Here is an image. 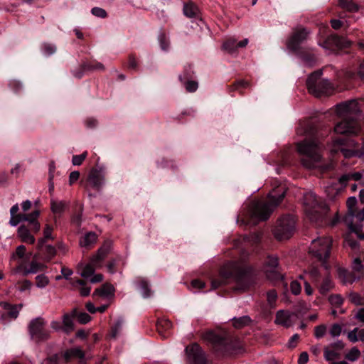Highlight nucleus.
<instances>
[{
  "instance_id": "f257e3e1",
  "label": "nucleus",
  "mask_w": 364,
  "mask_h": 364,
  "mask_svg": "<svg viewBox=\"0 0 364 364\" xmlns=\"http://www.w3.org/2000/svg\"><path fill=\"white\" fill-rule=\"evenodd\" d=\"M337 114L342 117L334 127V132L340 134L335 142L341 146V152L346 158L360 154V144L352 139L364 125V99H353L336 105Z\"/></svg>"
},
{
  "instance_id": "f03ea898",
  "label": "nucleus",
  "mask_w": 364,
  "mask_h": 364,
  "mask_svg": "<svg viewBox=\"0 0 364 364\" xmlns=\"http://www.w3.org/2000/svg\"><path fill=\"white\" fill-rule=\"evenodd\" d=\"M321 124L311 119L300 123L298 134L305 136V139L297 144V151L301 156V162L308 168L314 167L321 159V151L325 145L323 140L331 132V128L321 129Z\"/></svg>"
},
{
  "instance_id": "7ed1b4c3",
  "label": "nucleus",
  "mask_w": 364,
  "mask_h": 364,
  "mask_svg": "<svg viewBox=\"0 0 364 364\" xmlns=\"http://www.w3.org/2000/svg\"><path fill=\"white\" fill-rule=\"evenodd\" d=\"M286 196V189L282 186L274 188L268 195L269 203L254 202L237 217V223L243 225L256 226L260 221H266L271 215L273 210L272 206H278Z\"/></svg>"
},
{
  "instance_id": "20e7f679",
  "label": "nucleus",
  "mask_w": 364,
  "mask_h": 364,
  "mask_svg": "<svg viewBox=\"0 0 364 364\" xmlns=\"http://www.w3.org/2000/svg\"><path fill=\"white\" fill-rule=\"evenodd\" d=\"M254 274V269L251 266L245 265L242 267L223 266L219 271L218 277L210 276L211 289H217L220 287L233 284L230 287L232 291H243L248 285L249 280Z\"/></svg>"
},
{
  "instance_id": "39448f33",
  "label": "nucleus",
  "mask_w": 364,
  "mask_h": 364,
  "mask_svg": "<svg viewBox=\"0 0 364 364\" xmlns=\"http://www.w3.org/2000/svg\"><path fill=\"white\" fill-rule=\"evenodd\" d=\"M323 72L318 70L310 74L306 79V87L309 92L316 97L328 96L333 92V87L331 82L322 79Z\"/></svg>"
},
{
  "instance_id": "423d86ee",
  "label": "nucleus",
  "mask_w": 364,
  "mask_h": 364,
  "mask_svg": "<svg viewBox=\"0 0 364 364\" xmlns=\"http://www.w3.org/2000/svg\"><path fill=\"white\" fill-rule=\"evenodd\" d=\"M213 350L218 356H228L236 353L237 348L233 341L227 336L215 333L208 334Z\"/></svg>"
},
{
  "instance_id": "0eeeda50",
  "label": "nucleus",
  "mask_w": 364,
  "mask_h": 364,
  "mask_svg": "<svg viewBox=\"0 0 364 364\" xmlns=\"http://www.w3.org/2000/svg\"><path fill=\"white\" fill-rule=\"evenodd\" d=\"M333 245L331 237H320L314 240L309 247V253L325 264L330 257Z\"/></svg>"
},
{
  "instance_id": "6e6552de",
  "label": "nucleus",
  "mask_w": 364,
  "mask_h": 364,
  "mask_svg": "<svg viewBox=\"0 0 364 364\" xmlns=\"http://www.w3.org/2000/svg\"><path fill=\"white\" fill-rule=\"evenodd\" d=\"M319 45L336 53H350L353 51L354 47L353 41L337 34H332L328 36L322 43H320Z\"/></svg>"
},
{
  "instance_id": "1a4fd4ad",
  "label": "nucleus",
  "mask_w": 364,
  "mask_h": 364,
  "mask_svg": "<svg viewBox=\"0 0 364 364\" xmlns=\"http://www.w3.org/2000/svg\"><path fill=\"white\" fill-rule=\"evenodd\" d=\"M112 245V242L109 240H107L103 243L97 254L92 257L90 262L84 267L81 272V276L83 278L87 279L94 274L96 268L102 265L105 259L109 254Z\"/></svg>"
},
{
  "instance_id": "9d476101",
  "label": "nucleus",
  "mask_w": 364,
  "mask_h": 364,
  "mask_svg": "<svg viewBox=\"0 0 364 364\" xmlns=\"http://www.w3.org/2000/svg\"><path fill=\"white\" fill-rule=\"evenodd\" d=\"M38 218L33 217L26 224H22L18 227L17 234L22 242L29 245H34L36 243V239L34 235L38 233L41 230Z\"/></svg>"
},
{
  "instance_id": "9b49d317",
  "label": "nucleus",
  "mask_w": 364,
  "mask_h": 364,
  "mask_svg": "<svg viewBox=\"0 0 364 364\" xmlns=\"http://www.w3.org/2000/svg\"><path fill=\"white\" fill-rule=\"evenodd\" d=\"M295 231V220L292 215H286L282 216L277 222L274 228V237L279 240H287L290 238Z\"/></svg>"
},
{
  "instance_id": "f8f14e48",
  "label": "nucleus",
  "mask_w": 364,
  "mask_h": 364,
  "mask_svg": "<svg viewBox=\"0 0 364 364\" xmlns=\"http://www.w3.org/2000/svg\"><path fill=\"white\" fill-rule=\"evenodd\" d=\"M264 272L268 279L274 282L283 281L284 276L276 256L269 255L264 262Z\"/></svg>"
},
{
  "instance_id": "ddd939ff",
  "label": "nucleus",
  "mask_w": 364,
  "mask_h": 364,
  "mask_svg": "<svg viewBox=\"0 0 364 364\" xmlns=\"http://www.w3.org/2000/svg\"><path fill=\"white\" fill-rule=\"evenodd\" d=\"M188 364H207L208 359L201 347L196 343L187 346L185 348Z\"/></svg>"
},
{
  "instance_id": "4468645a",
  "label": "nucleus",
  "mask_w": 364,
  "mask_h": 364,
  "mask_svg": "<svg viewBox=\"0 0 364 364\" xmlns=\"http://www.w3.org/2000/svg\"><path fill=\"white\" fill-rule=\"evenodd\" d=\"M28 328L32 338L37 342L44 341L49 337L48 332L44 328V321L41 318L32 320L29 323Z\"/></svg>"
},
{
  "instance_id": "2eb2a0df",
  "label": "nucleus",
  "mask_w": 364,
  "mask_h": 364,
  "mask_svg": "<svg viewBox=\"0 0 364 364\" xmlns=\"http://www.w3.org/2000/svg\"><path fill=\"white\" fill-rule=\"evenodd\" d=\"M308 35L309 31L305 28L295 30L287 42L288 48L293 52L302 48L301 44L306 41Z\"/></svg>"
},
{
  "instance_id": "dca6fc26",
  "label": "nucleus",
  "mask_w": 364,
  "mask_h": 364,
  "mask_svg": "<svg viewBox=\"0 0 364 364\" xmlns=\"http://www.w3.org/2000/svg\"><path fill=\"white\" fill-rule=\"evenodd\" d=\"M104 70L105 66L103 64L97 62L95 60H93L90 61L82 62L77 69L73 70L72 72L75 77L80 79L83 77L84 73L86 72Z\"/></svg>"
},
{
  "instance_id": "f3484780",
  "label": "nucleus",
  "mask_w": 364,
  "mask_h": 364,
  "mask_svg": "<svg viewBox=\"0 0 364 364\" xmlns=\"http://www.w3.org/2000/svg\"><path fill=\"white\" fill-rule=\"evenodd\" d=\"M103 183L104 176L101 171L94 168L89 173L84 186L87 192L90 191V188L99 191L102 188Z\"/></svg>"
},
{
  "instance_id": "a211bd4d",
  "label": "nucleus",
  "mask_w": 364,
  "mask_h": 364,
  "mask_svg": "<svg viewBox=\"0 0 364 364\" xmlns=\"http://www.w3.org/2000/svg\"><path fill=\"white\" fill-rule=\"evenodd\" d=\"M36 248L38 253L34 255L33 259H36L37 256L39 255L44 262H50L57 254L56 248L51 245H43L42 247L38 248V242H37Z\"/></svg>"
},
{
  "instance_id": "6ab92c4d",
  "label": "nucleus",
  "mask_w": 364,
  "mask_h": 364,
  "mask_svg": "<svg viewBox=\"0 0 364 364\" xmlns=\"http://www.w3.org/2000/svg\"><path fill=\"white\" fill-rule=\"evenodd\" d=\"M338 6L342 11L338 12V16L341 18H350V16L348 13H355L359 9L358 5L353 0H339Z\"/></svg>"
},
{
  "instance_id": "aec40b11",
  "label": "nucleus",
  "mask_w": 364,
  "mask_h": 364,
  "mask_svg": "<svg viewBox=\"0 0 364 364\" xmlns=\"http://www.w3.org/2000/svg\"><path fill=\"white\" fill-rule=\"evenodd\" d=\"M304 63L309 65H313L316 61V58L313 53V50L309 48L302 47L295 51H293Z\"/></svg>"
},
{
  "instance_id": "412c9836",
  "label": "nucleus",
  "mask_w": 364,
  "mask_h": 364,
  "mask_svg": "<svg viewBox=\"0 0 364 364\" xmlns=\"http://www.w3.org/2000/svg\"><path fill=\"white\" fill-rule=\"evenodd\" d=\"M171 326V321L166 318H158L156 323L157 333L162 339L167 338L169 336Z\"/></svg>"
},
{
  "instance_id": "4be33fe9",
  "label": "nucleus",
  "mask_w": 364,
  "mask_h": 364,
  "mask_svg": "<svg viewBox=\"0 0 364 364\" xmlns=\"http://www.w3.org/2000/svg\"><path fill=\"white\" fill-rule=\"evenodd\" d=\"M69 208V203L65 200H53L50 201L51 211L60 217L67 209ZM57 216H55L56 218Z\"/></svg>"
},
{
  "instance_id": "5701e85b",
  "label": "nucleus",
  "mask_w": 364,
  "mask_h": 364,
  "mask_svg": "<svg viewBox=\"0 0 364 364\" xmlns=\"http://www.w3.org/2000/svg\"><path fill=\"white\" fill-rule=\"evenodd\" d=\"M53 225L48 223L45 225L43 230V236L38 238L37 241L38 242V248L45 245L48 240H54L55 237L53 235Z\"/></svg>"
},
{
  "instance_id": "b1692460",
  "label": "nucleus",
  "mask_w": 364,
  "mask_h": 364,
  "mask_svg": "<svg viewBox=\"0 0 364 364\" xmlns=\"http://www.w3.org/2000/svg\"><path fill=\"white\" fill-rule=\"evenodd\" d=\"M250 86V83L245 80H235L232 85L227 86L228 92L230 95L233 96L232 94L235 91H238L240 95H243L242 90Z\"/></svg>"
},
{
  "instance_id": "393cba45",
  "label": "nucleus",
  "mask_w": 364,
  "mask_h": 364,
  "mask_svg": "<svg viewBox=\"0 0 364 364\" xmlns=\"http://www.w3.org/2000/svg\"><path fill=\"white\" fill-rule=\"evenodd\" d=\"M73 287H79V291L82 296H87L90 294L91 287L87 286V282L84 279L77 278L71 281Z\"/></svg>"
},
{
  "instance_id": "a878e982",
  "label": "nucleus",
  "mask_w": 364,
  "mask_h": 364,
  "mask_svg": "<svg viewBox=\"0 0 364 364\" xmlns=\"http://www.w3.org/2000/svg\"><path fill=\"white\" fill-rule=\"evenodd\" d=\"M183 11L184 15L188 18H197L199 14L198 6L191 1L184 4Z\"/></svg>"
},
{
  "instance_id": "bb28decb",
  "label": "nucleus",
  "mask_w": 364,
  "mask_h": 364,
  "mask_svg": "<svg viewBox=\"0 0 364 364\" xmlns=\"http://www.w3.org/2000/svg\"><path fill=\"white\" fill-rule=\"evenodd\" d=\"M136 284L144 298L151 296V290L149 287V283L146 279L139 277L136 279Z\"/></svg>"
},
{
  "instance_id": "cd10ccee",
  "label": "nucleus",
  "mask_w": 364,
  "mask_h": 364,
  "mask_svg": "<svg viewBox=\"0 0 364 364\" xmlns=\"http://www.w3.org/2000/svg\"><path fill=\"white\" fill-rule=\"evenodd\" d=\"M82 210V205H79L77 203H76L74 213L71 216V223L77 228H80L81 226Z\"/></svg>"
},
{
  "instance_id": "c85d7f7f",
  "label": "nucleus",
  "mask_w": 364,
  "mask_h": 364,
  "mask_svg": "<svg viewBox=\"0 0 364 364\" xmlns=\"http://www.w3.org/2000/svg\"><path fill=\"white\" fill-rule=\"evenodd\" d=\"M196 78L195 73L193 71V65L187 63L183 67L182 74L178 76L179 81Z\"/></svg>"
},
{
  "instance_id": "c756f323",
  "label": "nucleus",
  "mask_w": 364,
  "mask_h": 364,
  "mask_svg": "<svg viewBox=\"0 0 364 364\" xmlns=\"http://www.w3.org/2000/svg\"><path fill=\"white\" fill-rule=\"evenodd\" d=\"M113 286L105 284L101 288L96 289L93 293V296L99 295L101 296H109L114 294Z\"/></svg>"
},
{
  "instance_id": "7c9ffc66",
  "label": "nucleus",
  "mask_w": 364,
  "mask_h": 364,
  "mask_svg": "<svg viewBox=\"0 0 364 364\" xmlns=\"http://www.w3.org/2000/svg\"><path fill=\"white\" fill-rule=\"evenodd\" d=\"M252 319L249 316H243L239 318H232V325L236 328H242L251 323Z\"/></svg>"
},
{
  "instance_id": "2f4dec72",
  "label": "nucleus",
  "mask_w": 364,
  "mask_h": 364,
  "mask_svg": "<svg viewBox=\"0 0 364 364\" xmlns=\"http://www.w3.org/2000/svg\"><path fill=\"white\" fill-rule=\"evenodd\" d=\"M72 316L76 318L80 323L85 324L91 320V316L86 312H80L74 309L72 312Z\"/></svg>"
},
{
  "instance_id": "473e14b6",
  "label": "nucleus",
  "mask_w": 364,
  "mask_h": 364,
  "mask_svg": "<svg viewBox=\"0 0 364 364\" xmlns=\"http://www.w3.org/2000/svg\"><path fill=\"white\" fill-rule=\"evenodd\" d=\"M223 48L230 54H233L237 50V41L234 38L227 39L223 44Z\"/></svg>"
},
{
  "instance_id": "72a5a7b5",
  "label": "nucleus",
  "mask_w": 364,
  "mask_h": 364,
  "mask_svg": "<svg viewBox=\"0 0 364 364\" xmlns=\"http://www.w3.org/2000/svg\"><path fill=\"white\" fill-rule=\"evenodd\" d=\"M97 235L95 232H90L85 235V236L80 240V245L82 247H89L96 242Z\"/></svg>"
},
{
  "instance_id": "f704fd0d",
  "label": "nucleus",
  "mask_w": 364,
  "mask_h": 364,
  "mask_svg": "<svg viewBox=\"0 0 364 364\" xmlns=\"http://www.w3.org/2000/svg\"><path fill=\"white\" fill-rule=\"evenodd\" d=\"M262 233L260 231L253 232L250 235H245L244 240L245 242H252L253 245H259L261 242Z\"/></svg>"
},
{
  "instance_id": "c9c22d12",
  "label": "nucleus",
  "mask_w": 364,
  "mask_h": 364,
  "mask_svg": "<svg viewBox=\"0 0 364 364\" xmlns=\"http://www.w3.org/2000/svg\"><path fill=\"white\" fill-rule=\"evenodd\" d=\"M180 82L183 85L186 90L188 92H194L198 88V83L195 78Z\"/></svg>"
},
{
  "instance_id": "e433bc0d",
  "label": "nucleus",
  "mask_w": 364,
  "mask_h": 364,
  "mask_svg": "<svg viewBox=\"0 0 364 364\" xmlns=\"http://www.w3.org/2000/svg\"><path fill=\"white\" fill-rule=\"evenodd\" d=\"M83 357V351L78 348L71 349L65 353V359L67 362L70 361L72 358H82Z\"/></svg>"
},
{
  "instance_id": "4c0bfd02",
  "label": "nucleus",
  "mask_w": 364,
  "mask_h": 364,
  "mask_svg": "<svg viewBox=\"0 0 364 364\" xmlns=\"http://www.w3.org/2000/svg\"><path fill=\"white\" fill-rule=\"evenodd\" d=\"M333 285L330 278L326 277L323 279L320 287L319 291L321 294H326L332 288Z\"/></svg>"
},
{
  "instance_id": "58836bf2",
  "label": "nucleus",
  "mask_w": 364,
  "mask_h": 364,
  "mask_svg": "<svg viewBox=\"0 0 364 364\" xmlns=\"http://www.w3.org/2000/svg\"><path fill=\"white\" fill-rule=\"evenodd\" d=\"M41 215V210L38 209L33 210L30 213H18V218L20 222H28L33 217H39Z\"/></svg>"
},
{
  "instance_id": "ea45409f",
  "label": "nucleus",
  "mask_w": 364,
  "mask_h": 364,
  "mask_svg": "<svg viewBox=\"0 0 364 364\" xmlns=\"http://www.w3.org/2000/svg\"><path fill=\"white\" fill-rule=\"evenodd\" d=\"M332 19L331 21V25L333 29L338 30L342 27H348L350 23V20L343 21L344 18Z\"/></svg>"
},
{
  "instance_id": "a19ab883",
  "label": "nucleus",
  "mask_w": 364,
  "mask_h": 364,
  "mask_svg": "<svg viewBox=\"0 0 364 364\" xmlns=\"http://www.w3.org/2000/svg\"><path fill=\"white\" fill-rule=\"evenodd\" d=\"M348 228L351 232L355 233L360 240H364V232H361L362 225H356L350 221Z\"/></svg>"
},
{
  "instance_id": "79ce46f5",
  "label": "nucleus",
  "mask_w": 364,
  "mask_h": 364,
  "mask_svg": "<svg viewBox=\"0 0 364 364\" xmlns=\"http://www.w3.org/2000/svg\"><path fill=\"white\" fill-rule=\"evenodd\" d=\"M329 347L324 348V358L327 361H332L335 358H339L340 354L336 352L334 349H330Z\"/></svg>"
},
{
  "instance_id": "37998d69",
  "label": "nucleus",
  "mask_w": 364,
  "mask_h": 364,
  "mask_svg": "<svg viewBox=\"0 0 364 364\" xmlns=\"http://www.w3.org/2000/svg\"><path fill=\"white\" fill-rule=\"evenodd\" d=\"M357 199L355 197H350L348 198L346 205L348 207V215H353L357 212Z\"/></svg>"
},
{
  "instance_id": "c03bdc74",
  "label": "nucleus",
  "mask_w": 364,
  "mask_h": 364,
  "mask_svg": "<svg viewBox=\"0 0 364 364\" xmlns=\"http://www.w3.org/2000/svg\"><path fill=\"white\" fill-rule=\"evenodd\" d=\"M289 320V316L284 311H279L276 314V322L282 325L287 326V323Z\"/></svg>"
},
{
  "instance_id": "a18cd8bd",
  "label": "nucleus",
  "mask_w": 364,
  "mask_h": 364,
  "mask_svg": "<svg viewBox=\"0 0 364 364\" xmlns=\"http://www.w3.org/2000/svg\"><path fill=\"white\" fill-rule=\"evenodd\" d=\"M72 315L68 314H64L63 319V324L66 331H71L74 329V323L73 321Z\"/></svg>"
},
{
  "instance_id": "49530a36",
  "label": "nucleus",
  "mask_w": 364,
  "mask_h": 364,
  "mask_svg": "<svg viewBox=\"0 0 364 364\" xmlns=\"http://www.w3.org/2000/svg\"><path fill=\"white\" fill-rule=\"evenodd\" d=\"M353 218H356V219L358 220H359L360 222H362L364 220V208L360 210H358L357 209V212L355 213V215H346L345 218H344V221L348 223V225H349V223L350 221L353 222Z\"/></svg>"
},
{
  "instance_id": "de8ad7c7",
  "label": "nucleus",
  "mask_w": 364,
  "mask_h": 364,
  "mask_svg": "<svg viewBox=\"0 0 364 364\" xmlns=\"http://www.w3.org/2000/svg\"><path fill=\"white\" fill-rule=\"evenodd\" d=\"M122 323L121 321L118 320L112 327L110 331L108 333V337L112 339H114L117 338L121 328Z\"/></svg>"
},
{
  "instance_id": "09e8293b",
  "label": "nucleus",
  "mask_w": 364,
  "mask_h": 364,
  "mask_svg": "<svg viewBox=\"0 0 364 364\" xmlns=\"http://www.w3.org/2000/svg\"><path fill=\"white\" fill-rule=\"evenodd\" d=\"M156 163L157 168H171L173 169L175 168L173 161L168 160L164 157L161 158V159H158Z\"/></svg>"
},
{
  "instance_id": "8fccbe9b",
  "label": "nucleus",
  "mask_w": 364,
  "mask_h": 364,
  "mask_svg": "<svg viewBox=\"0 0 364 364\" xmlns=\"http://www.w3.org/2000/svg\"><path fill=\"white\" fill-rule=\"evenodd\" d=\"M360 355V352L356 347H353L350 350L346 355L345 358L350 361H355L358 359Z\"/></svg>"
},
{
  "instance_id": "3c124183",
  "label": "nucleus",
  "mask_w": 364,
  "mask_h": 364,
  "mask_svg": "<svg viewBox=\"0 0 364 364\" xmlns=\"http://www.w3.org/2000/svg\"><path fill=\"white\" fill-rule=\"evenodd\" d=\"M41 49L45 55L50 56L56 52V46L51 43H45L43 44Z\"/></svg>"
},
{
  "instance_id": "603ef678",
  "label": "nucleus",
  "mask_w": 364,
  "mask_h": 364,
  "mask_svg": "<svg viewBox=\"0 0 364 364\" xmlns=\"http://www.w3.org/2000/svg\"><path fill=\"white\" fill-rule=\"evenodd\" d=\"M159 41L161 50L167 51L169 48V40L168 39L166 35L164 33H160V35L159 36Z\"/></svg>"
},
{
  "instance_id": "864d4df0",
  "label": "nucleus",
  "mask_w": 364,
  "mask_h": 364,
  "mask_svg": "<svg viewBox=\"0 0 364 364\" xmlns=\"http://www.w3.org/2000/svg\"><path fill=\"white\" fill-rule=\"evenodd\" d=\"M4 308L8 311V315L9 317L16 318L18 314V310L16 306H13L10 304L5 303Z\"/></svg>"
},
{
  "instance_id": "5fc2aeb1",
  "label": "nucleus",
  "mask_w": 364,
  "mask_h": 364,
  "mask_svg": "<svg viewBox=\"0 0 364 364\" xmlns=\"http://www.w3.org/2000/svg\"><path fill=\"white\" fill-rule=\"evenodd\" d=\"M26 247L21 245L16 247V251L12 255V257L14 259H16V257H18L19 259H23L26 256Z\"/></svg>"
},
{
  "instance_id": "6e6d98bb",
  "label": "nucleus",
  "mask_w": 364,
  "mask_h": 364,
  "mask_svg": "<svg viewBox=\"0 0 364 364\" xmlns=\"http://www.w3.org/2000/svg\"><path fill=\"white\" fill-rule=\"evenodd\" d=\"M36 286L39 288L45 287L48 283V278L44 274H39L36 277Z\"/></svg>"
},
{
  "instance_id": "4d7b16f0",
  "label": "nucleus",
  "mask_w": 364,
  "mask_h": 364,
  "mask_svg": "<svg viewBox=\"0 0 364 364\" xmlns=\"http://www.w3.org/2000/svg\"><path fill=\"white\" fill-rule=\"evenodd\" d=\"M349 299L352 303L356 305L362 306L364 304V299L357 293H350L349 295Z\"/></svg>"
},
{
  "instance_id": "13d9d810",
  "label": "nucleus",
  "mask_w": 364,
  "mask_h": 364,
  "mask_svg": "<svg viewBox=\"0 0 364 364\" xmlns=\"http://www.w3.org/2000/svg\"><path fill=\"white\" fill-rule=\"evenodd\" d=\"M87 152L85 151L80 155H73L72 163L74 166H80L82 164L83 161L86 159Z\"/></svg>"
},
{
  "instance_id": "bf43d9fd",
  "label": "nucleus",
  "mask_w": 364,
  "mask_h": 364,
  "mask_svg": "<svg viewBox=\"0 0 364 364\" xmlns=\"http://www.w3.org/2000/svg\"><path fill=\"white\" fill-rule=\"evenodd\" d=\"M29 268L31 274H36L38 272L43 270L45 268V265L33 260L30 264Z\"/></svg>"
},
{
  "instance_id": "052dcab7",
  "label": "nucleus",
  "mask_w": 364,
  "mask_h": 364,
  "mask_svg": "<svg viewBox=\"0 0 364 364\" xmlns=\"http://www.w3.org/2000/svg\"><path fill=\"white\" fill-rule=\"evenodd\" d=\"M127 68L130 70H136L138 68V63L134 55H129L127 62Z\"/></svg>"
},
{
  "instance_id": "680f3d73",
  "label": "nucleus",
  "mask_w": 364,
  "mask_h": 364,
  "mask_svg": "<svg viewBox=\"0 0 364 364\" xmlns=\"http://www.w3.org/2000/svg\"><path fill=\"white\" fill-rule=\"evenodd\" d=\"M277 299V292L275 289H270L267 293V300L269 305H272Z\"/></svg>"
},
{
  "instance_id": "e2e57ef3",
  "label": "nucleus",
  "mask_w": 364,
  "mask_h": 364,
  "mask_svg": "<svg viewBox=\"0 0 364 364\" xmlns=\"http://www.w3.org/2000/svg\"><path fill=\"white\" fill-rule=\"evenodd\" d=\"M291 291L294 295H299L301 291V284L296 281L294 280L290 284Z\"/></svg>"
},
{
  "instance_id": "0e129e2a",
  "label": "nucleus",
  "mask_w": 364,
  "mask_h": 364,
  "mask_svg": "<svg viewBox=\"0 0 364 364\" xmlns=\"http://www.w3.org/2000/svg\"><path fill=\"white\" fill-rule=\"evenodd\" d=\"M328 301L331 304L336 305L337 306H341L343 302V298L338 294L331 295L328 298Z\"/></svg>"
},
{
  "instance_id": "69168bd1",
  "label": "nucleus",
  "mask_w": 364,
  "mask_h": 364,
  "mask_svg": "<svg viewBox=\"0 0 364 364\" xmlns=\"http://www.w3.org/2000/svg\"><path fill=\"white\" fill-rule=\"evenodd\" d=\"M346 242L351 247L352 250H355L359 248V242L353 237L348 235L345 238Z\"/></svg>"
},
{
  "instance_id": "338daca9",
  "label": "nucleus",
  "mask_w": 364,
  "mask_h": 364,
  "mask_svg": "<svg viewBox=\"0 0 364 364\" xmlns=\"http://www.w3.org/2000/svg\"><path fill=\"white\" fill-rule=\"evenodd\" d=\"M91 13L92 15L100 18H105L107 16L106 11L100 7L92 8L91 10Z\"/></svg>"
},
{
  "instance_id": "774afa93",
  "label": "nucleus",
  "mask_w": 364,
  "mask_h": 364,
  "mask_svg": "<svg viewBox=\"0 0 364 364\" xmlns=\"http://www.w3.org/2000/svg\"><path fill=\"white\" fill-rule=\"evenodd\" d=\"M10 88L16 93H18L22 89V84L21 82L13 80L9 82Z\"/></svg>"
}]
</instances>
